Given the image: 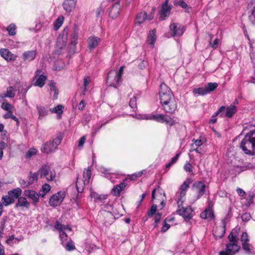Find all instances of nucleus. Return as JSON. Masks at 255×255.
Segmentation results:
<instances>
[{"label": "nucleus", "mask_w": 255, "mask_h": 255, "mask_svg": "<svg viewBox=\"0 0 255 255\" xmlns=\"http://www.w3.org/2000/svg\"><path fill=\"white\" fill-rule=\"evenodd\" d=\"M159 96L160 103L164 111L173 114L177 109V104L174 100V95L169 87L162 83L160 86Z\"/></svg>", "instance_id": "f257e3e1"}, {"label": "nucleus", "mask_w": 255, "mask_h": 255, "mask_svg": "<svg viewBox=\"0 0 255 255\" xmlns=\"http://www.w3.org/2000/svg\"><path fill=\"white\" fill-rule=\"evenodd\" d=\"M240 147L245 153L255 154V129L246 134L241 142Z\"/></svg>", "instance_id": "f03ea898"}, {"label": "nucleus", "mask_w": 255, "mask_h": 255, "mask_svg": "<svg viewBox=\"0 0 255 255\" xmlns=\"http://www.w3.org/2000/svg\"><path fill=\"white\" fill-rule=\"evenodd\" d=\"M61 136H57L52 140H50L43 144L41 148V151L44 153H52L55 151L57 146L62 141Z\"/></svg>", "instance_id": "7ed1b4c3"}, {"label": "nucleus", "mask_w": 255, "mask_h": 255, "mask_svg": "<svg viewBox=\"0 0 255 255\" xmlns=\"http://www.w3.org/2000/svg\"><path fill=\"white\" fill-rule=\"evenodd\" d=\"M229 243L226 245V250L230 253L232 255L238 253L240 249V247L238 245V238L237 235H234L233 233L231 232L228 237Z\"/></svg>", "instance_id": "20e7f679"}, {"label": "nucleus", "mask_w": 255, "mask_h": 255, "mask_svg": "<svg viewBox=\"0 0 255 255\" xmlns=\"http://www.w3.org/2000/svg\"><path fill=\"white\" fill-rule=\"evenodd\" d=\"M38 173L41 178H45L47 181H52L56 176L54 168L46 164L42 165L39 169Z\"/></svg>", "instance_id": "39448f33"}, {"label": "nucleus", "mask_w": 255, "mask_h": 255, "mask_svg": "<svg viewBox=\"0 0 255 255\" xmlns=\"http://www.w3.org/2000/svg\"><path fill=\"white\" fill-rule=\"evenodd\" d=\"M121 79L118 74V71L111 70L109 72L107 83L109 86L116 87V85L119 83Z\"/></svg>", "instance_id": "423d86ee"}, {"label": "nucleus", "mask_w": 255, "mask_h": 255, "mask_svg": "<svg viewBox=\"0 0 255 255\" xmlns=\"http://www.w3.org/2000/svg\"><path fill=\"white\" fill-rule=\"evenodd\" d=\"M65 197L64 192H58L57 194L53 195L50 198L49 203L50 206L56 207L59 205Z\"/></svg>", "instance_id": "0eeeda50"}, {"label": "nucleus", "mask_w": 255, "mask_h": 255, "mask_svg": "<svg viewBox=\"0 0 255 255\" xmlns=\"http://www.w3.org/2000/svg\"><path fill=\"white\" fill-rule=\"evenodd\" d=\"M171 34L172 36H180L184 32V27L179 23H172L170 25Z\"/></svg>", "instance_id": "6e6552de"}, {"label": "nucleus", "mask_w": 255, "mask_h": 255, "mask_svg": "<svg viewBox=\"0 0 255 255\" xmlns=\"http://www.w3.org/2000/svg\"><path fill=\"white\" fill-rule=\"evenodd\" d=\"M206 185L201 181L195 182L193 185V190L197 193V198H200L206 191Z\"/></svg>", "instance_id": "1a4fd4ad"}, {"label": "nucleus", "mask_w": 255, "mask_h": 255, "mask_svg": "<svg viewBox=\"0 0 255 255\" xmlns=\"http://www.w3.org/2000/svg\"><path fill=\"white\" fill-rule=\"evenodd\" d=\"M77 1V0H64L62 6L68 14L75 9Z\"/></svg>", "instance_id": "9d476101"}, {"label": "nucleus", "mask_w": 255, "mask_h": 255, "mask_svg": "<svg viewBox=\"0 0 255 255\" xmlns=\"http://www.w3.org/2000/svg\"><path fill=\"white\" fill-rule=\"evenodd\" d=\"M41 70H37L35 72L34 80H35L34 85L40 88L42 87L46 80V77L43 74L40 75Z\"/></svg>", "instance_id": "9b49d317"}, {"label": "nucleus", "mask_w": 255, "mask_h": 255, "mask_svg": "<svg viewBox=\"0 0 255 255\" xmlns=\"http://www.w3.org/2000/svg\"><path fill=\"white\" fill-rule=\"evenodd\" d=\"M193 210L190 207L186 208H182L179 209L176 211V212L179 215L182 216L184 219L190 220L192 217Z\"/></svg>", "instance_id": "f8f14e48"}, {"label": "nucleus", "mask_w": 255, "mask_h": 255, "mask_svg": "<svg viewBox=\"0 0 255 255\" xmlns=\"http://www.w3.org/2000/svg\"><path fill=\"white\" fill-rule=\"evenodd\" d=\"M154 15L152 12L147 15L145 12H141L137 14L136 21V23L141 24L146 20H150L152 19Z\"/></svg>", "instance_id": "ddd939ff"}, {"label": "nucleus", "mask_w": 255, "mask_h": 255, "mask_svg": "<svg viewBox=\"0 0 255 255\" xmlns=\"http://www.w3.org/2000/svg\"><path fill=\"white\" fill-rule=\"evenodd\" d=\"M36 54V50L26 51L22 54V59L24 62H30L35 59Z\"/></svg>", "instance_id": "4468645a"}, {"label": "nucleus", "mask_w": 255, "mask_h": 255, "mask_svg": "<svg viewBox=\"0 0 255 255\" xmlns=\"http://www.w3.org/2000/svg\"><path fill=\"white\" fill-rule=\"evenodd\" d=\"M120 3L116 2L109 9V15L113 19L116 18L120 13Z\"/></svg>", "instance_id": "2eb2a0df"}, {"label": "nucleus", "mask_w": 255, "mask_h": 255, "mask_svg": "<svg viewBox=\"0 0 255 255\" xmlns=\"http://www.w3.org/2000/svg\"><path fill=\"white\" fill-rule=\"evenodd\" d=\"M101 38L96 36H90L87 40L88 46L90 50L96 48L100 43Z\"/></svg>", "instance_id": "dca6fc26"}, {"label": "nucleus", "mask_w": 255, "mask_h": 255, "mask_svg": "<svg viewBox=\"0 0 255 255\" xmlns=\"http://www.w3.org/2000/svg\"><path fill=\"white\" fill-rule=\"evenodd\" d=\"M171 8L172 7L171 5H162L161 9L159 12L160 19L163 20L166 17H168Z\"/></svg>", "instance_id": "f3484780"}, {"label": "nucleus", "mask_w": 255, "mask_h": 255, "mask_svg": "<svg viewBox=\"0 0 255 255\" xmlns=\"http://www.w3.org/2000/svg\"><path fill=\"white\" fill-rule=\"evenodd\" d=\"M24 194L29 198L31 199L33 202L34 204H36L38 202L39 197V196H40L39 193L38 194L35 191L30 190H25L24 192Z\"/></svg>", "instance_id": "a211bd4d"}, {"label": "nucleus", "mask_w": 255, "mask_h": 255, "mask_svg": "<svg viewBox=\"0 0 255 255\" xmlns=\"http://www.w3.org/2000/svg\"><path fill=\"white\" fill-rule=\"evenodd\" d=\"M1 56L7 61H14L16 56L11 53L7 49L0 50Z\"/></svg>", "instance_id": "6ab92c4d"}, {"label": "nucleus", "mask_w": 255, "mask_h": 255, "mask_svg": "<svg viewBox=\"0 0 255 255\" xmlns=\"http://www.w3.org/2000/svg\"><path fill=\"white\" fill-rule=\"evenodd\" d=\"M29 207V203L27 201L25 197H20L18 198L17 202L15 205V208L25 207L28 208Z\"/></svg>", "instance_id": "aec40b11"}, {"label": "nucleus", "mask_w": 255, "mask_h": 255, "mask_svg": "<svg viewBox=\"0 0 255 255\" xmlns=\"http://www.w3.org/2000/svg\"><path fill=\"white\" fill-rule=\"evenodd\" d=\"M200 217L203 219L211 220L214 218L213 212L209 208L206 209L204 211L201 213Z\"/></svg>", "instance_id": "412c9836"}, {"label": "nucleus", "mask_w": 255, "mask_h": 255, "mask_svg": "<svg viewBox=\"0 0 255 255\" xmlns=\"http://www.w3.org/2000/svg\"><path fill=\"white\" fill-rule=\"evenodd\" d=\"M186 193L184 191H179L177 193L175 196V200L177 201V203L178 207L179 208L180 206H182V204L184 202V198L185 196Z\"/></svg>", "instance_id": "4be33fe9"}, {"label": "nucleus", "mask_w": 255, "mask_h": 255, "mask_svg": "<svg viewBox=\"0 0 255 255\" xmlns=\"http://www.w3.org/2000/svg\"><path fill=\"white\" fill-rule=\"evenodd\" d=\"M126 183L122 182L121 184L115 186L112 191L114 192V195L116 196H119L121 191L125 188Z\"/></svg>", "instance_id": "5701e85b"}, {"label": "nucleus", "mask_w": 255, "mask_h": 255, "mask_svg": "<svg viewBox=\"0 0 255 255\" xmlns=\"http://www.w3.org/2000/svg\"><path fill=\"white\" fill-rule=\"evenodd\" d=\"M22 192V190L19 188H15L13 190H10L8 192V194L10 197L15 199H18L19 196L21 195Z\"/></svg>", "instance_id": "b1692460"}, {"label": "nucleus", "mask_w": 255, "mask_h": 255, "mask_svg": "<svg viewBox=\"0 0 255 255\" xmlns=\"http://www.w3.org/2000/svg\"><path fill=\"white\" fill-rule=\"evenodd\" d=\"M155 33V29H153L149 31V35L147 39V42L149 44H151L152 45L154 44L156 39Z\"/></svg>", "instance_id": "393cba45"}, {"label": "nucleus", "mask_w": 255, "mask_h": 255, "mask_svg": "<svg viewBox=\"0 0 255 255\" xmlns=\"http://www.w3.org/2000/svg\"><path fill=\"white\" fill-rule=\"evenodd\" d=\"M225 109L226 110L225 116L228 118H232L237 112L236 107L232 105L227 108H225Z\"/></svg>", "instance_id": "a878e982"}, {"label": "nucleus", "mask_w": 255, "mask_h": 255, "mask_svg": "<svg viewBox=\"0 0 255 255\" xmlns=\"http://www.w3.org/2000/svg\"><path fill=\"white\" fill-rule=\"evenodd\" d=\"M15 96L14 90L13 87L9 86L7 88L6 93H3L0 95L2 98H13Z\"/></svg>", "instance_id": "bb28decb"}, {"label": "nucleus", "mask_w": 255, "mask_h": 255, "mask_svg": "<svg viewBox=\"0 0 255 255\" xmlns=\"http://www.w3.org/2000/svg\"><path fill=\"white\" fill-rule=\"evenodd\" d=\"M1 201H2V204L5 206H8L9 205L11 204H12L13 203H14V199L13 198L10 197V196H9V195L8 194V195H6V196H3L2 197V199H1Z\"/></svg>", "instance_id": "cd10ccee"}, {"label": "nucleus", "mask_w": 255, "mask_h": 255, "mask_svg": "<svg viewBox=\"0 0 255 255\" xmlns=\"http://www.w3.org/2000/svg\"><path fill=\"white\" fill-rule=\"evenodd\" d=\"M90 196L91 198H94L95 199V202H103V200H105L107 198V196L105 195L102 196L101 195L98 194L95 192L91 191Z\"/></svg>", "instance_id": "c85d7f7f"}, {"label": "nucleus", "mask_w": 255, "mask_h": 255, "mask_svg": "<svg viewBox=\"0 0 255 255\" xmlns=\"http://www.w3.org/2000/svg\"><path fill=\"white\" fill-rule=\"evenodd\" d=\"M36 108L39 115V119H42L48 115V110L42 106H37Z\"/></svg>", "instance_id": "c756f323"}, {"label": "nucleus", "mask_w": 255, "mask_h": 255, "mask_svg": "<svg viewBox=\"0 0 255 255\" xmlns=\"http://www.w3.org/2000/svg\"><path fill=\"white\" fill-rule=\"evenodd\" d=\"M39 175L38 173V171L37 172L32 173L30 172L29 173V175L28 178V182L29 183V185L32 184L34 181H36L38 180V177Z\"/></svg>", "instance_id": "7c9ffc66"}, {"label": "nucleus", "mask_w": 255, "mask_h": 255, "mask_svg": "<svg viewBox=\"0 0 255 255\" xmlns=\"http://www.w3.org/2000/svg\"><path fill=\"white\" fill-rule=\"evenodd\" d=\"M218 86V84L217 83H208L205 86V89L207 94L214 91Z\"/></svg>", "instance_id": "2f4dec72"}, {"label": "nucleus", "mask_w": 255, "mask_h": 255, "mask_svg": "<svg viewBox=\"0 0 255 255\" xmlns=\"http://www.w3.org/2000/svg\"><path fill=\"white\" fill-rule=\"evenodd\" d=\"M225 110V107L222 106L220 108V109L215 113V115L213 116L212 118L213 119L211 120L210 122L212 124H215L217 122L216 119H213L214 117H216L218 115L220 114L221 117L224 116V112Z\"/></svg>", "instance_id": "473e14b6"}, {"label": "nucleus", "mask_w": 255, "mask_h": 255, "mask_svg": "<svg viewBox=\"0 0 255 255\" xmlns=\"http://www.w3.org/2000/svg\"><path fill=\"white\" fill-rule=\"evenodd\" d=\"M157 193V194L156 196L157 197H160V199L163 197V191L161 189H160L159 187L157 188H155L153 190L152 192V200H153L155 199V192Z\"/></svg>", "instance_id": "72a5a7b5"}, {"label": "nucleus", "mask_w": 255, "mask_h": 255, "mask_svg": "<svg viewBox=\"0 0 255 255\" xmlns=\"http://www.w3.org/2000/svg\"><path fill=\"white\" fill-rule=\"evenodd\" d=\"M50 189L51 186L48 184H44L42 187V190L39 191L40 195L43 197L45 195L50 191Z\"/></svg>", "instance_id": "f704fd0d"}, {"label": "nucleus", "mask_w": 255, "mask_h": 255, "mask_svg": "<svg viewBox=\"0 0 255 255\" xmlns=\"http://www.w3.org/2000/svg\"><path fill=\"white\" fill-rule=\"evenodd\" d=\"M78 30L75 28L73 30L72 35V38H71V44L73 45V46H75L77 43V40H78Z\"/></svg>", "instance_id": "c9c22d12"}, {"label": "nucleus", "mask_w": 255, "mask_h": 255, "mask_svg": "<svg viewBox=\"0 0 255 255\" xmlns=\"http://www.w3.org/2000/svg\"><path fill=\"white\" fill-rule=\"evenodd\" d=\"M193 92L195 95L204 96L207 94L205 87L194 89Z\"/></svg>", "instance_id": "e433bc0d"}, {"label": "nucleus", "mask_w": 255, "mask_h": 255, "mask_svg": "<svg viewBox=\"0 0 255 255\" xmlns=\"http://www.w3.org/2000/svg\"><path fill=\"white\" fill-rule=\"evenodd\" d=\"M91 173L90 169H85L83 172V177L84 178V184H88L91 177Z\"/></svg>", "instance_id": "4c0bfd02"}, {"label": "nucleus", "mask_w": 255, "mask_h": 255, "mask_svg": "<svg viewBox=\"0 0 255 255\" xmlns=\"http://www.w3.org/2000/svg\"><path fill=\"white\" fill-rule=\"evenodd\" d=\"M63 109V106L59 105L53 109H50V111L52 113H56L57 114L60 115L62 114Z\"/></svg>", "instance_id": "58836bf2"}, {"label": "nucleus", "mask_w": 255, "mask_h": 255, "mask_svg": "<svg viewBox=\"0 0 255 255\" xmlns=\"http://www.w3.org/2000/svg\"><path fill=\"white\" fill-rule=\"evenodd\" d=\"M55 228L58 230L59 231V233L61 232L62 231H64L66 229H68L70 230V228H68V227H66L64 225H63L59 223L58 221H56L55 225Z\"/></svg>", "instance_id": "ea45409f"}, {"label": "nucleus", "mask_w": 255, "mask_h": 255, "mask_svg": "<svg viewBox=\"0 0 255 255\" xmlns=\"http://www.w3.org/2000/svg\"><path fill=\"white\" fill-rule=\"evenodd\" d=\"M15 24L11 23L7 27L6 30L7 31L8 34L11 36L14 35L16 33L15 32Z\"/></svg>", "instance_id": "a19ab883"}, {"label": "nucleus", "mask_w": 255, "mask_h": 255, "mask_svg": "<svg viewBox=\"0 0 255 255\" xmlns=\"http://www.w3.org/2000/svg\"><path fill=\"white\" fill-rule=\"evenodd\" d=\"M237 167L240 169V171L241 172L247 170L248 169H253L254 166L250 163H247L242 166L239 167L238 166Z\"/></svg>", "instance_id": "79ce46f5"}, {"label": "nucleus", "mask_w": 255, "mask_h": 255, "mask_svg": "<svg viewBox=\"0 0 255 255\" xmlns=\"http://www.w3.org/2000/svg\"><path fill=\"white\" fill-rule=\"evenodd\" d=\"M3 118L5 119H9V118L12 119L14 121L16 122L17 124H18V123H19L18 119L12 114L11 111L7 112L6 114L4 115Z\"/></svg>", "instance_id": "37998d69"}, {"label": "nucleus", "mask_w": 255, "mask_h": 255, "mask_svg": "<svg viewBox=\"0 0 255 255\" xmlns=\"http://www.w3.org/2000/svg\"><path fill=\"white\" fill-rule=\"evenodd\" d=\"M165 115L162 114H159L157 115H153L151 119L155 120L158 122L164 123V117Z\"/></svg>", "instance_id": "c03bdc74"}, {"label": "nucleus", "mask_w": 255, "mask_h": 255, "mask_svg": "<svg viewBox=\"0 0 255 255\" xmlns=\"http://www.w3.org/2000/svg\"><path fill=\"white\" fill-rule=\"evenodd\" d=\"M99 171L105 175L112 173V169L110 168H106L105 167L101 166L99 167Z\"/></svg>", "instance_id": "a18cd8bd"}, {"label": "nucleus", "mask_w": 255, "mask_h": 255, "mask_svg": "<svg viewBox=\"0 0 255 255\" xmlns=\"http://www.w3.org/2000/svg\"><path fill=\"white\" fill-rule=\"evenodd\" d=\"M50 87L51 91H54V98L56 99L57 98L58 93L56 89V83L54 82H51L50 83Z\"/></svg>", "instance_id": "49530a36"}, {"label": "nucleus", "mask_w": 255, "mask_h": 255, "mask_svg": "<svg viewBox=\"0 0 255 255\" xmlns=\"http://www.w3.org/2000/svg\"><path fill=\"white\" fill-rule=\"evenodd\" d=\"M37 150L35 148L29 149L25 153V157L26 158H30L32 156L36 154Z\"/></svg>", "instance_id": "de8ad7c7"}, {"label": "nucleus", "mask_w": 255, "mask_h": 255, "mask_svg": "<svg viewBox=\"0 0 255 255\" xmlns=\"http://www.w3.org/2000/svg\"><path fill=\"white\" fill-rule=\"evenodd\" d=\"M190 183V182L189 181L186 180L184 181L183 183L180 186V191H184V192L186 193V191L189 187Z\"/></svg>", "instance_id": "09e8293b"}, {"label": "nucleus", "mask_w": 255, "mask_h": 255, "mask_svg": "<svg viewBox=\"0 0 255 255\" xmlns=\"http://www.w3.org/2000/svg\"><path fill=\"white\" fill-rule=\"evenodd\" d=\"M164 123H165L166 124L169 126H173L175 124L174 120L167 115L165 116Z\"/></svg>", "instance_id": "8fccbe9b"}, {"label": "nucleus", "mask_w": 255, "mask_h": 255, "mask_svg": "<svg viewBox=\"0 0 255 255\" xmlns=\"http://www.w3.org/2000/svg\"><path fill=\"white\" fill-rule=\"evenodd\" d=\"M129 106L131 107V109L134 110L137 108L136 106V98L135 97H133L131 98L130 101L129 102Z\"/></svg>", "instance_id": "3c124183"}, {"label": "nucleus", "mask_w": 255, "mask_h": 255, "mask_svg": "<svg viewBox=\"0 0 255 255\" xmlns=\"http://www.w3.org/2000/svg\"><path fill=\"white\" fill-rule=\"evenodd\" d=\"M156 210H157V206L155 204L152 205L150 209L147 212V216L149 217H151L154 214H155Z\"/></svg>", "instance_id": "603ef678"}, {"label": "nucleus", "mask_w": 255, "mask_h": 255, "mask_svg": "<svg viewBox=\"0 0 255 255\" xmlns=\"http://www.w3.org/2000/svg\"><path fill=\"white\" fill-rule=\"evenodd\" d=\"M174 4L179 5L182 8H186L187 6V3L183 0H174Z\"/></svg>", "instance_id": "864d4df0"}, {"label": "nucleus", "mask_w": 255, "mask_h": 255, "mask_svg": "<svg viewBox=\"0 0 255 255\" xmlns=\"http://www.w3.org/2000/svg\"><path fill=\"white\" fill-rule=\"evenodd\" d=\"M1 108L5 111H7L8 112H10L11 111V109L12 108V106L11 105L8 103H5L3 102L1 104Z\"/></svg>", "instance_id": "5fc2aeb1"}, {"label": "nucleus", "mask_w": 255, "mask_h": 255, "mask_svg": "<svg viewBox=\"0 0 255 255\" xmlns=\"http://www.w3.org/2000/svg\"><path fill=\"white\" fill-rule=\"evenodd\" d=\"M241 241L242 244L249 241V237L246 232H243L242 233L241 237Z\"/></svg>", "instance_id": "6e6d98bb"}, {"label": "nucleus", "mask_w": 255, "mask_h": 255, "mask_svg": "<svg viewBox=\"0 0 255 255\" xmlns=\"http://www.w3.org/2000/svg\"><path fill=\"white\" fill-rule=\"evenodd\" d=\"M183 168L184 170L187 172H191L192 171V166L191 163L188 162L186 161L185 165H184Z\"/></svg>", "instance_id": "4d7b16f0"}, {"label": "nucleus", "mask_w": 255, "mask_h": 255, "mask_svg": "<svg viewBox=\"0 0 255 255\" xmlns=\"http://www.w3.org/2000/svg\"><path fill=\"white\" fill-rule=\"evenodd\" d=\"M243 248L247 253H250L251 252V245L248 242L242 244Z\"/></svg>", "instance_id": "13d9d810"}, {"label": "nucleus", "mask_w": 255, "mask_h": 255, "mask_svg": "<svg viewBox=\"0 0 255 255\" xmlns=\"http://www.w3.org/2000/svg\"><path fill=\"white\" fill-rule=\"evenodd\" d=\"M66 250L68 251H73L75 249L73 242H68L65 246Z\"/></svg>", "instance_id": "bf43d9fd"}, {"label": "nucleus", "mask_w": 255, "mask_h": 255, "mask_svg": "<svg viewBox=\"0 0 255 255\" xmlns=\"http://www.w3.org/2000/svg\"><path fill=\"white\" fill-rule=\"evenodd\" d=\"M86 139V136L84 135L81 137L78 141V146L80 148H82L83 147L84 144L85 142Z\"/></svg>", "instance_id": "052dcab7"}, {"label": "nucleus", "mask_w": 255, "mask_h": 255, "mask_svg": "<svg viewBox=\"0 0 255 255\" xmlns=\"http://www.w3.org/2000/svg\"><path fill=\"white\" fill-rule=\"evenodd\" d=\"M161 214L160 213H157L155 214L154 225V227H156L157 226V224L161 220Z\"/></svg>", "instance_id": "680f3d73"}, {"label": "nucleus", "mask_w": 255, "mask_h": 255, "mask_svg": "<svg viewBox=\"0 0 255 255\" xmlns=\"http://www.w3.org/2000/svg\"><path fill=\"white\" fill-rule=\"evenodd\" d=\"M249 19L254 24H255V6L252 10V14L249 15Z\"/></svg>", "instance_id": "e2e57ef3"}, {"label": "nucleus", "mask_w": 255, "mask_h": 255, "mask_svg": "<svg viewBox=\"0 0 255 255\" xmlns=\"http://www.w3.org/2000/svg\"><path fill=\"white\" fill-rule=\"evenodd\" d=\"M193 151H196L197 153H201V152L199 149V147L196 146L195 145L191 144L190 145L189 152H192Z\"/></svg>", "instance_id": "0e129e2a"}, {"label": "nucleus", "mask_w": 255, "mask_h": 255, "mask_svg": "<svg viewBox=\"0 0 255 255\" xmlns=\"http://www.w3.org/2000/svg\"><path fill=\"white\" fill-rule=\"evenodd\" d=\"M251 217L250 214L246 213L242 216V220L244 222H247L250 219Z\"/></svg>", "instance_id": "69168bd1"}, {"label": "nucleus", "mask_w": 255, "mask_h": 255, "mask_svg": "<svg viewBox=\"0 0 255 255\" xmlns=\"http://www.w3.org/2000/svg\"><path fill=\"white\" fill-rule=\"evenodd\" d=\"M255 194L254 193H250L248 197V198H247V200H248V204L249 205H250L251 204H252L253 202V198L255 196Z\"/></svg>", "instance_id": "338daca9"}, {"label": "nucleus", "mask_w": 255, "mask_h": 255, "mask_svg": "<svg viewBox=\"0 0 255 255\" xmlns=\"http://www.w3.org/2000/svg\"><path fill=\"white\" fill-rule=\"evenodd\" d=\"M19 182L22 187H26L30 185H29L28 181L26 182L25 181V180L23 179H20L19 180Z\"/></svg>", "instance_id": "774afa93"}]
</instances>
